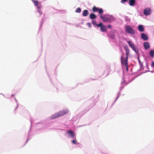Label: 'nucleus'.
Returning <instances> with one entry per match:
<instances>
[{"instance_id": "obj_13", "label": "nucleus", "mask_w": 154, "mask_h": 154, "mask_svg": "<svg viewBox=\"0 0 154 154\" xmlns=\"http://www.w3.org/2000/svg\"><path fill=\"white\" fill-rule=\"evenodd\" d=\"M100 30L101 31L103 32H104L106 31H107L106 26H105L103 25V26L101 27Z\"/></svg>"}, {"instance_id": "obj_25", "label": "nucleus", "mask_w": 154, "mask_h": 154, "mask_svg": "<svg viewBox=\"0 0 154 154\" xmlns=\"http://www.w3.org/2000/svg\"><path fill=\"white\" fill-rule=\"evenodd\" d=\"M87 25L89 27H91V24L90 23H88Z\"/></svg>"}, {"instance_id": "obj_21", "label": "nucleus", "mask_w": 154, "mask_h": 154, "mask_svg": "<svg viewBox=\"0 0 154 154\" xmlns=\"http://www.w3.org/2000/svg\"><path fill=\"white\" fill-rule=\"evenodd\" d=\"M109 36L112 39H114L115 38V35L114 33L110 35Z\"/></svg>"}, {"instance_id": "obj_9", "label": "nucleus", "mask_w": 154, "mask_h": 154, "mask_svg": "<svg viewBox=\"0 0 154 154\" xmlns=\"http://www.w3.org/2000/svg\"><path fill=\"white\" fill-rule=\"evenodd\" d=\"M143 46L145 48L146 50H148L150 46L149 44L147 42H146L144 43Z\"/></svg>"}, {"instance_id": "obj_16", "label": "nucleus", "mask_w": 154, "mask_h": 154, "mask_svg": "<svg viewBox=\"0 0 154 154\" xmlns=\"http://www.w3.org/2000/svg\"><path fill=\"white\" fill-rule=\"evenodd\" d=\"M138 29L141 32H143L144 31V29L143 27V26L142 25H139L138 26Z\"/></svg>"}, {"instance_id": "obj_27", "label": "nucleus", "mask_w": 154, "mask_h": 154, "mask_svg": "<svg viewBox=\"0 0 154 154\" xmlns=\"http://www.w3.org/2000/svg\"><path fill=\"white\" fill-rule=\"evenodd\" d=\"M151 66L152 67H154V62H152L151 63Z\"/></svg>"}, {"instance_id": "obj_3", "label": "nucleus", "mask_w": 154, "mask_h": 154, "mask_svg": "<svg viewBox=\"0 0 154 154\" xmlns=\"http://www.w3.org/2000/svg\"><path fill=\"white\" fill-rule=\"evenodd\" d=\"M125 30L126 32L128 33L131 34H134L135 33L134 30L129 26H126Z\"/></svg>"}, {"instance_id": "obj_2", "label": "nucleus", "mask_w": 154, "mask_h": 154, "mask_svg": "<svg viewBox=\"0 0 154 154\" xmlns=\"http://www.w3.org/2000/svg\"><path fill=\"white\" fill-rule=\"evenodd\" d=\"M125 51H126V57L125 58H124V56H123L124 54H123L121 56V60H122H122H123L128 61V56L129 55V53H130L129 50L126 47H125Z\"/></svg>"}, {"instance_id": "obj_28", "label": "nucleus", "mask_w": 154, "mask_h": 154, "mask_svg": "<svg viewBox=\"0 0 154 154\" xmlns=\"http://www.w3.org/2000/svg\"><path fill=\"white\" fill-rule=\"evenodd\" d=\"M107 27L109 28H112V26L110 25H109L107 26Z\"/></svg>"}, {"instance_id": "obj_6", "label": "nucleus", "mask_w": 154, "mask_h": 154, "mask_svg": "<svg viewBox=\"0 0 154 154\" xmlns=\"http://www.w3.org/2000/svg\"><path fill=\"white\" fill-rule=\"evenodd\" d=\"M100 18L104 22H110L111 21V19L110 18L104 17L102 15H100Z\"/></svg>"}, {"instance_id": "obj_5", "label": "nucleus", "mask_w": 154, "mask_h": 154, "mask_svg": "<svg viewBox=\"0 0 154 154\" xmlns=\"http://www.w3.org/2000/svg\"><path fill=\"white\" fill-rule=\"evenodd\" d=\"M121 64L122 65H125L126 68V70L127 72L128 70V61L123 60L122 58L121 60Z\"/></svg>"}, {"instance_id": "obj_17", "label": "nucleus", "mask_w": 154, "mask_h": 154, "mask_svg": "<svg viewBox=\"0 0 154 154\" xmlns=\"http://www.w3.org/2000/svg\"><path fill=\"white\" fill-rule=\"evenodd\" d=\"M68 133L70 135V136L72 137H73L74 136V134L73 132L71 130H69L68 132Z\"/></svg>"}, {"instance_id": "obj_29", "label": "nucleus", "mask_w": 154, "mask_h": 154, "mask_svg": "<svg viewBox=\"0 0 154 154\" xmlns=\"http://www.w3.org/2000/svg\"><path fill=\"white\" fill-rule=\"evenodd\" d=\"M17 106H16V107H15V109H17Z\"/></svg>"}, {"instance_id": "obj_4", "label": "nucleus", "mask_w": 154, "mask_h": 154, "mask_svg": "<svg viewBox=\"0 0 154 154\" xmlns=\"http://www.w3.org/2000/svg\"><path fill=\"white\" fill-rule=\"evenodd\" d=\"M92 11L94 12L98 11L99 14H101L103 12V9L102 8H98L95 6H94L92 8Z\"/></svg>"}, {"instance_id": "obj_15", "label": "nucleus", "mask_w": 154, "mask_h": 154, "mask_svg": "<svg viewBox=\"0 0 154 154\" xmlns=\"http://www.w3.org/2000/svg\"><path fill=\"white\" fill-rule=\"evenodd\" d=\"M96 16L94 14L91 13L90 15V18L91 19H94L96 18Z\"/></svg>"}, {"instance_id": "obj_19", "label": "nucleus", "mask_w": 154, "mask_h": 154, "mask_svg": "<svg viewBox=\"0 0 154 154\" xmlns=\"http://www.w3.org/2000/svg\"><path fill=\"white\" fill-rule=\"evenodd\" d=\"M150 55L152 57H154V51L151 50L150 51Z\"/></svg>"}, {"instance_id": "obj_18", "label": "nucleus", "mask_w": 154, "mask_h": 154, "mask_svg": "<svg viewBox=\"0 0 154 154\" xmlns=\"http://www.w3.org/2000/svg\"><path fill=\"white\" fill-rule=\"evenodd\" d=\"M41 6H38L37 7V9H38V11L40 13V14L41 15L42 14V11L41 10Z\"/></svg>"}, {"instance_id": "obj_22", "label": "nucleus", "mask_w": 154, "mask_h": 154, "mask_svg": "<svg viewBox=\"0 0 154 154\" xmlns=\"http://www.w3.org/2000/svg\"><path fill=\"white\" fill-rule=\"evenodd\" d=\"M103 26V23H100L99 24H97V26L98 27H100V28Z\"/></svg>"}, {"instance_id": "obj_11", "label": "nucleus", "mask_w": 154, "mask_h": 154, "mask_svg": "<svg viewBox=\"0 0 154 154\" xmlns=\"http://www.w3.org/2000/svg\"><path fill=\"white\" fill-rule=\"evenodd\" d=\"M32 1L35 6L37 7L38 6H41L40 3L38 1L36 0H32Z\"/></svg>"}, {"instance_id": "obj_23", "label": "nucleus", "mask_w": 154, "mask_h": 154, "mask_svg": "<svg viewBox=\"0 0 154 154\" xmlns=\"http://www.w3.org/2000/svg\"><path fill=\"white\" fill-rule=\"evenodd\" d=\"M76 141H77V140L76 139H75L74 140H72V143H73L74 144H76Z\"/></svg>"}, {"instance_id": "obj_24", "label": "nucleus", "mask_w": 154, "mask_h": 154, "mask_svg": "<svg viewBox=\"0 0 154 154\" xmlns=\"http://www.w3.org/2000/svg\"><path fill=\"white\" fill-rule=\"evenodd\" d=\"M128 1V0H121V3L124 4Z\"/></svg>"}, {"instance_id": "obj_26", "label": "nucleus", "mask_w": 154, "mask_h": 154, "mask_svg": "<svg viewBox=\"0 0 154 154\" xmlns=\"http://www.w3.org/2000/svg\"><path fill=\"white\" fill-rule=\"evenodd\" d=\"M92 23L93 24V25H95V24H96V22L95 21V20H93L92 21Z\"/></svg>"}, {"instance_id": "obj_7", "label": "nucleus", "mask_w": 154, "mask_h": 154, "mask_svg": "<svg viewBox=\"0 0 154 154\" xmlns=\"http://www.w3.org/2000/svg\"><path fill=\"white\" fill-rule=\"evenodd\" d=\"M128 44L129 46L132 49L136 52H138V50H137L135 46L131 41H128Z\"/></svg>"}, {"instance_id": "obj_30", "label": "nucleus", "mask_w": 154, "mask_h": 154, "mask_svg": "<svg viewBox=\"0 0 154 154\" xmlns=\"http://www.w3.org/2000/svg\"><path fill=\"white\" fill-rule=\"evenodd\" d=\"M114 32H116V30H114Z\"/></svg>"}, {"instance_id": "obj_10", "label": "nucleus", "mask_w": 154, "mask_h": 154, "mask_svg": "<svg viewBox=\"0 0 154 154\" xmlns=\"http://www.w3.org/2000/svg\"><path fill=\"white\" fill-rule=\"evenodd\" d=\"M141 36V38L144 41L147 40L148 39L147 35L144 33H142Z\"/></svg>"}, {"instance_id": "obj_14", "label": "nucleus", "mask_w": 154, "mask_h": 154, "mask_svg": "<svg viewBox=\"0 0 154 154\" xmlns=\"http://www.w3.org/2000/svg\"><path fill=\"white\" fill-rule=\"evenodd\" d=\"M135 2V0H129V4L130 6H133L134 5Z\"/></svg>"}, {"instance_id": "obj_8", "label": "nucleus", "mask_w": 154, "mask_h": 154, "mask_svg": "<svg viewBox=\"0 0 154 154\" xmlns=\"http://www.w3.org/2000/svg\"><path fill=\"white\" fill-rule=\"evenodd\" d=\"M151 13V10L150 8H146L144 11L143 13L145 15H149Z\"/></svg>"}, {"instance_id": "obj_1", "label": "nucleus", "mask_w": 154, "mask_h": 154, "mask_svg": "<svg viewBox=\"0 0 154 154\" xmlns=\"http://www.w3.org/2000/svg\"><path fill=\"white\" fill-rule=\"evenodd\" d=\"M69 112L67 109L62 110L54 114L50 117V118L51 119H54L67 114Z\"/></svg>"}, {"instance_id": "obj_12", "label": "nucleus", "mask_w": 154, "mask_h": 154, "mask_svg": "<svg viewBox=\"0 0 154 154\" xmlns=\"http://www.w3.org/2000/svg\"><path fill=\"white\" fill-rule=\"evenodd\" d=\"M88 11L87 10H84L82 12V15L83 16L86 17L88 14Z\"/></svg>"}, {"instance_id": "obj_20", "label": "nucleus", "mask_w": 154, "mask_h": 154, "mask_svg": "<svg viewBox=\"0 0 154 154\" xmlns=\"http://www.w3.org/2000/svg\"><path fill=\"white\" fill-rule=\"evenodd\" d=\"M81 11V9L80 8H77L75 10V12L76 13H80Z\"/></svg>"}]
</instances>
